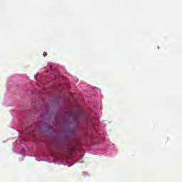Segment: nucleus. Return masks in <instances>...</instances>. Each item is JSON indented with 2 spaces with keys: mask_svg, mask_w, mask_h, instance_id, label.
I'll return each instance as SVG.
<instances>
[{
  "mask_svg": "<svg viewBox=\"0 0 182 182\" xmlns=\"http://www.w3.org/2000/svg\"><path fill=\"white\" fill-rule=\"evenodd\" d=\"M50 69H52V65L50 66Z\"/></svg>",
  "mask_w": 182,
  "mask_h": 182,
  "instance_id": "nucleus-3",
  "label": "nucleus"
},
{
  "mask_svg": "<svg viewBox=\"0 0 182 182\" xmlns=\"http://www.w3.org/2000/svg\"><path fill=\"white\" fill-rule=\"evenodd\" d=\"M78 117H79L78 114L74 115V117H73L74 122L75 123L78 122Z\"/></svg>",
  "mask_w": 182,
  "mask_h": 182,
  "instance_id": "nucleus-1",
  "label": "nucleus"
},
{
  "mask_svg": "<svg viewBox=\"0 0 182 182\" xmlns=\"http://www.w3.org/2000/svg\"><path fill=\"white\" fill-rule=\"evenodd\" d=\"M43 57H46L47 55V53H43Z\"/></svg>",
  "mask_w": 182,
  "mask_h": 182,
  "instance_id": "nucleus-2",
  "label": "nucleus"
}]
</instances>
